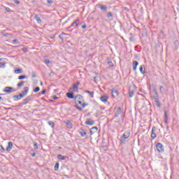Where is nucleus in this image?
<instances>
[{
    "mask_svg": "<svg viewBox=\"0 0 179 179\" xmlns=\"http://www.w3.org/2000/svg\"><path fill=\"white\" fill-rule=\"evenodd\" d=\"M131 136V132L129 131H125L122 136L120 138V143H125L127 141V139Z\"/></svg>",
    "mask_w": 179,
    "mask_h": 179,
    "instance_id": "obj_1",
    "label": "nucleus"
},
{
    "mask_svg": "<svg viewBox=\"0 0 179 179\" xmlns=\"http://www.w3.org/2000/svg\"><path fill=\"white\" fill-rule=\"evenodd\" d=\"M80 85V83L79 81L77 82V83H74L73 85V87H71L69 89V92L71 93H75V92H78L79 90V85Z\"/></svg>",
    "mask_w": 179,
    "mask_h": 179,
    "instance_id": "obj_2",
    "label": "nucleus"
},
{
    "mask_svg": "<svg viewBox=\"0 0 179 179\" xmlns=\"http://www.w3.org/2000/svg\"><path fill=\"white\" fill-rule=\"evenodd\" d=\"M156 148L159 153H163V152H164V147L163 146V144H162V143H158L156 145Z\"/></svg>",
    "mask_w": 179,
    "mask_h": 179,
    "instance_id": "obj_3",
    "label": "nucleus"
},
{
    "mask_svg": "<svg viewBox=\"0 0 179 179\" xmlns=\"http://www.w3.org/2000/svg\"><path fill=\"white\" fill-rule=\"evenodd\" d=\"M14 88L12 87H6L3 90L4 93H12L13 92H16V90H13Z\"/></svg>",
    "mask_w": 179,
    "mask_h": 179,
    "instance_id": "obj_4",
    "label": "nucleus"
},
{
    "mask_svg": "<svg viewBox=\"0 0 179 179\" xmlns=\"http://www.w3.org/2000/svg\"><path fill=\"white\" fill-rule=\"evenodd\" d=\"M80 22V20L78 18L76 19L71 25V27H79V22Z\"/></svg>",
    "mask_w": 179,
    "mask_h": 179,
    "instance_id": "obj_5",
    "label": "nucleus"
},
{
    "mask_svg": "<svg viewBox=\"0 0 179 179\" xmlns=\"http://www.w3.org/2000/svg\"><path fill=\"white\" fill-rule=\"evenodd\" d=\"M164 118L165 124H169V110H164Z\"/></svg>",
    "mask_w": 179,
    "mask_h": 179,
    "instance_id": "obj_6",
    "label": "nucleus"
},
{
    "mask_svg": "<svg viewBox=\"0 0 179 179\" xmlns=\"http://www.w3.org/2000/svg\"><path fill=\"white\" fill-rule=\"evenodd\" d=\"M156 127H152L151 133V139L153 140L156 138Z\"/></svg>",
    "mask_w": 179,
    "mask_h": 179,
    "instance_id": "obj_7",
    "label": "nucleus"
},
{
    "mask_svg": "<svg viewBox=\"0 0 179 179\" xmlns=\"http://www.w3.org/2000/svg\"><path fill=\"white\" fill-rule=\"evenodd\" d=\"M83 99V96L80 94H78L74 97L76 106H78V101L82 100Z\"/></svg>",
    "mask_w": 179,
    "mask_h": 179,
    "instance_id": "obj_8",
    "label": "nucleus"
},
{
    "mask_svg": "<svg viewBox=\"0 0 179 179\" xmlns=\"http://www.w3.org/2000/svg\"><path fill=\"white\" fill-rule=\"evenodd\" d=\"M119 92L118 90L115 89L112 90V96L114 99L117 98L118 96Z\"/></svg>",
    "mask_w": 179,
    "mask_h": 179,
    "instance_id": "obj_9",
    "label": "nucleus"
},
{
    "mask_svg": "<svg viewBox=\"0 0 179 179\" xmlns=\"http://www.w3.org/2000/svg\"><path fill=\"white\" fill-rule=\"evenodd\" d=\"M31 100V96H27L26 99H24L22 103V106H24L25 104H27L29 101Z\"/></svg>",
    "mask_w": 179,
    "mask_h": 179,
    "instance_id": "obj_10",
    "label": "nucleus"
},
{
    "mask_svg": "<svg viewBox=\"0 0 179 179\" xmlns=\"http://www.w3.org/2000/svg\"><path fill=\"white\" fill-rule=\"evenodd\" d=\"M86 125H94V120L88 118L85 122Z\"/></svg>",
    "mask_w": 179,
    "mask_h": 179,
    "instance_id": "obj_11",
    "label": "nucleus"
},
{
    "mask_svg": "<svg viewBox=\"0 0 179 179\" xmlns=\"http://www.w3.org/2000/svg\"><path fill=\"white\" fill-rule=\"evenodd\" d=\"M98 130L99 129L97 128V127H92L90 131V135H93L94 134H96V132H97Z\"/></svg>",
    "mask_w": 179,
    "mask_h": 179,
    "instance_id": "obj_12",
    "label": "nucleus"
},
{
    "mask_svg": "<svg viewBox=\"0 0 179 179\" xmlns=\"http://www.w3.org/2000/svg\"><path fill=\"white\" fill-rule=\"evenodd\" d=\"M80 135L83 138L87 135V133L83 129V128L80 129V131H79Z\"/></svg>",
    "mask_w": 179,
    "mask_h": 179,
    "instance_id": "obj_13",
    "label": "nucleus"
},
{
    "mask_svg": "<svg viewBox=\"0 0 179 179\" xmlns=\"http://www.w3.org/2000/svg\"><path fill=\"white\" fill-rule=\"evenodd\" d=\"M13 146V143L12 142H8V145L7 146L6 150H7V152H10Z\"/></svg>",
    "mask_w": 179,
    "mask_h": 179,
    "instance_id": "obj_14",
    "label": "nucleus"
},
{
    "mask_svg": "<svg viewBox=\"0 0 179 179\" xmlns=\"http://www.w3.org/2000/svg\"><path fill=\"white\" fill-rule=\"evenodd\" d=\"M66 95L69 99H75V95H73V92H68L66 94Z\"/></svg>",
    "mask_w": 179,
    "mask_h": 179,
    "instance_id": "obj_15",
    "label": "nucleus"
},
{
    "mask_svg": "<svg viewBox=\"0 0 179 179\" xmlns=\"http://www.w3.org/2000/svg\"><path fill=\"white\" fill-rule=\"evenodd\" d=\"M22 94L24 96L27 95V93H29V87H24V91H22Z\"/></svg>",
    "mask_w": 179,
    "mask_h": 179,
    "instance_id": "obj_16",
    "label": "nucleus"
},
{
    "mask_svg": "<svg viewBox=\"0 0 179 179\" xmlns=\"http://www.w3.org/2000/svg\"><path fill=\"white\" fill-rule=\"evenodd\" d=\"M100 100L103 101V103H107V101L108 100V97H107V96H101Z\"/></svg>",
    "mask_w": 179,
    "mask_h": 179,
    "instance_id": "obj_17",
    "label": "nucleus"
},
{
    "mask_svg": "<svg viewBox=\"0 0 179 179\" xmlns=\"http://www.w3.org/2000/svg\"><path fill=\"white\" fill-rule=\"evenodd\" d=\"M132 65H133V70L136 71V66H138V65H139V62H138L136 61H134Z\"/></svg>",
    "mask_w": 179,
    "mask_h": 179,
    "instance_id": "obj_18",
    "label": "nucleus"
},
{
    "mask_svg": "<svg viewBox=\"0 0 179 179\" xmlns=\"http://www.w3.org/2000/svg\"><path fill=\"white\" fill-rule=\"evenodd\" d=\"M98 7L101 10H107V6L106 5H99Z\"/></svg>",
    "mask_w": 179,
    "mask_h": 179,
    "instance_id": "obj_19",
    "label": "nucleus"
},
{
    "mask_svg": "<svg viewBox=\"0 0 179 179\" xmlns=\"http://www.w3.org/2000/svg\"><path fill=\"white\" fill-rule=\"evenodd\" d=\"M140 72H141L143 75H145V65H141L140 66Z\"/></svg>",
    "mask_w": 179,
    "mask_h": 179,
    "instance_id": "obj_20",
    "label": "nucleus"
},
{
    "mask_svg": "<svg viewBox=\"0 0 179 179\" xmlns=\"http://www.w3.org/2000/svg\"><path fill=\"white\" fill-rule=\"evenodd\" d=\"M66 124V127L69 128V129H71L73 126L72 122H71L70 121H68Z\"/></svg>",
    "mask_w": 179,
    "mask_h": 179,
    "instance_id": "obj_21",
    "label": "nucleus"
},
{
    "mask_svg": "<svg viewBox=\"0 0 179 179\" xmlns=\"http://www.w3.org/2000/svg\"><path fill=\"white\" fill-rule=\"evenodd\" d=\"M155 94H154V100L155 101L159 100V95L157 94V92L156 90L154 91Z\"/></svg>",
    "mask_w": 179,
    "mask_h": 179,
    "instance_id": "obj_22",
    "label": "nucleus"
},
{
    "mask_svg": "<svg viewBox=\"0 0 179 179\" xmlns=\"http://www.w3.org/2000/svg\"><path fill=\"white\" fill-rule=\"evenodd\" d=\"M78 104H81L83 108H85V107H86L87 106H88L87 103H82V101H80H80H78L77 105H78Z\"/></svg>",
    "mask_w": 179,
    "mask_h": 179,
    "instance_id": "obj_23",
    "label": "nucleus"
},
{
    "mask_svg": "<svg viewBox=\"0 0 179 179\" xmlns=\"http://www.w3.org/2000/svg\"><path fill=\"white\" fill-rule=\"evenodd\" d=\"M59 169V162H57L55 165V171H58Z\"/></svg>",
    "mask_w": 179,
    "mask_h": 179,
    "instance_id": "obj_24",
    "label": "nucleus"
},
{
    "mask_svg": "<svg viewBox=\"0 0 179 179\" xmlns=\"http://www.w3.org/2000/svg\"><path fill=\"white\" fill-rule=\"evenodd\" d=\"M122 113V110L121 109V108H117V112H116V113H115V115H120V114H121Z\"/></svg>",
    "mask_w": 179,
    "mask_h": 179,
    "instance_id": "obj_25",
    "label": "nucleus"
},
{
    "mask_svg": "<svg viewBox=\"0 0 179 179\" xmlns=\"http://www.w3.org/2000/svg\"><path fill=\"white\" fill-rule=\"evenodd\" d=\"M57 159H59V160H65V157L62 156V155L59 154L57 155Z\"/></svg>",
    "mask_w": 179,
    "mask_h": 179,
    "instance_id": "obj_26",
    "label": "nucleus"
},
{
    "mask_svg": "<svg viewBox=\"0 0 179 179\" xmlns=\"http://www.w3.org/2000/svg\"><path fill=\"white\" fill-rule=\"evenodd\" d=\"M35 19L38 22V23H41V18H40V16L35 15Z\"/></svg>",
    "mask_w": 179,
    "mask_h": 179,
    "instance_id": "obj_27",
    "label": "nucleus"
},
{
    "mask_svg": "<svg viewBox=\"0 0 179 179\" xmlns=\"http://www.w3.org/2000/svg\"><path fill=\"white\" fill-rule=\"evenodd\" d=\"M0 61H2V59H0ZM6 63L0 62V68H5Z\"/></svg>",
    "mask_w": 179,
    "mask_h": 179,
    "instance_id": "obj_28",
    "label": "nucleus"
},
{
    "mask_svg": "<svg viewBox=\"0 0 179 179\" xmlns=\"http://www.w3.org/2000/svg\"><path fill=\"white\" fill-rule=\"evenodd\" d=\"M24 81H20V83H17V86H18V87H22V86H23L24 85Z\"/></svg>",
    "mask_w": 179,
    "mask_h": 179,
    "instance_id": "obj_29",
    "label": "nucleus"
},
{
    "mask_svg": "<svg viewBox=\"0 0 179 179\" xmlns=\"http://www.w3.org/2000/svg\"><path fill=\"white\" fill-rule=\"evenodd\" d=\"M23 72V70L22 69H18L15 70V73H22Z\"/></svg>",
    "mask_w": 179,
    "mask_h": 179,
    "instance_id": "obj_30",
    "label": "nucleus"
},
{
    "mask_svg": "<svg viewBox=\"0 0 179 179\" xmlns=\"http://www.w3.org/2000/svg\"><path fill=\"white\" fill-rule=\"evenodd\" d=\"M27 76H20L19 77H18V79L20 80H23V79H27Z\"/></svg>",
    "mask_w": 179,
    "mask_h": 179,
    "instance_id": "obj_31",
    "label": "nucleus"
},
{
    "mask_svg": "<svg viewBox=\"0 0 179 179\" xmlns=\"http://www.w3.org/2000/svg\"><path fill=\"white\" fill-rule=\"evenodd\" d=\"M134 94H135V92L129 90V97H134Z\"/></svg>",
    "mask_w": 179,
    "mask_h": 179,
    "instance_id": "obj_32",
    "label": "nucleus"
},
{
    "mask_svg": "<svg viewBox=\"0 0 179 179\" xmlns=\"http://www.w3.org/2000/svg\"><path fill=\"white\" fill-rule=\"evenodd\" d=\"M155 103H156V106H157V107H161L162 106V103H160V101H159V99L158 100H157V101H155Z\"/></svg>",
    "mask_w": 179,
    "mask_h": 179,
    "instance_id": "obj_33",
    "label": "nucleus"
},
{
    "mask_svg": "<svg viewBox=\"0 0 179 179\" xmlns=\"http://www.w3.org/2000/svg\"><path fill=\"white\" fill-rule=\"evenodd\" d=\"M48 124H49L50 127H51V128H54V127L55 125V124L52 121H49Z\"/></svg>",
    "mask_w": 179,
    "mask_h": 179,
    "instance_id": "obj_34",
    "label": "nucleus"
},
{
    "mask_svg": "<svg viewBox=\"0 0 179 179\" xmlns=\"http://www.w3.org/2000/svg\"><path fill=\"white\" fill-rule=\"evenodd\" d=\"M175 50H178V41H175Z\"/></svg>",
    "mask_w": 179,
    "mask_h": 179,
    "instance_id": "obj_35",
    "label": "nucleus"
},
{
    "mask_svg": "<svg viewBox=\"0 0 179 179\" xmlns=\"http://www.w3.org/2000/svg\"><path fill=\"white\" fill-rule=\"evenodd\" d=\"M86 93H89L92 97H93V95L94 94V92H90L89 90H87Z\"/></svg>",
    "mask_w": 179,
    "mask_h": 179,
    "instance_id": "obj_36",
    "label": "nucleus"
},
{
    "mask_svg": "<svg viewBox=\"0 0 179 179\" xmlns=\"http://www.w3.org/2000/svg\"><path fill=\"white\" fill-rule=\"evenodd\" d=\"M0 152H1V153H5V148H3V146L0 145Z\"/></svg>",
    "mask_w": 179,
    "mask_h": 179,
    "instance_id": "obj_37",
    "label": "nucleus"
},
{
    "mask_svg": "<svg viewBox=\"0 0 179 179\" xmlns=\"http://www.w3.org/2000/svg\"><path fill=\"white\" fill-rule=\"evenodd\" d=\"M34 92L35 93H37L38 92H40V87H36L34 90Z\"/></svg>",
    "mask_w": 179,
    "mask_h": 179,
    "instance_id": "obj_38",
    "label": "nucleus"
},
{
    "mask_svg": "<svg viewBox=\"0 0 179 179\" xmlns=\"http://www.w3.org/2000/svg\"><path fill=\"white\" fill-rule=\"evenodd\" d=\"M44 62H45V64L46 65H48V64H50V63H51V62H50V60H48V59H45V60L44 61Z\"/></svg>",
    "mask_w": 179,
    "mask_h": 179,
    "instance_id": "obj_39",
    "label": "nucleus"
},
{
    "mask_svg": "<svg viewBox=\"0 0 179 179\" xmlns=\"http://www.w3.org/2000/svg\"><path fill=\"white\" fill-rule=\"evenodd\" d=\"M17 43H19V41L17 39H14L13 41V44H17Z\"/></svg>",
    "mask_w": 179,
    "mask_h": 179,
    "instance_id": "obj_40",
    "label": "nucleus"
},
{
    "mask_svg": "<svg viewBox=\"0 0 179 179\" xmlns=\"http://www.w3.org/2000/svg\"><path fill=\"white\" fill-rule=\"evenodd\" d=\"M34 148L35 150L38 149V145H37V143H35L34 144Z\"/></svg>",
    "mask_w": 179,
    "mask_h": 179,
    "instance_id": "obj_41",
    "label": "nucleus"
},
{
    "mask_svg": "<svg viewBox=\"0 0 179 179\" xmlns=\"http://www.w3.org/2000/svg\"><path fill=\"white\" fill-rule=\"evenodd\" d=\"M14 3H15L16 5H19V3H20V1H19L18 0H13Z\"/></svg>",
    "mask_w": 179,
    "mask_h": 179,
    "instance_id": "obj_42",
    "label": "nucleus"
},
{
    "mask_svg": "<svg viewBox=\"0 0 179 179\" xmlns=\"http://www.w3.org/2000/svg\"><path fill=\"white\" fill-rule=\"evenodd\" d=\"M59 37L61 40L64 41V34H60Z\"/></svg>",
    "mask_w": 179,
    "mask_h": 179,
    "instance_id": "obj_43",
    "label": "nucleus"
},
{
    "mask_svg": "<svg viewBox=\"0 0 179 179\" xmlns=\"http://www.w3.org/2000/svg\"><path fill=\"white\" fill-rule=\"evenodd\" d=\"M13 99H17V100H20V98L19 95H15L13 96Z\"/></svg>",
    "mask_w": 179,
    "mask_h": 179,
    "instance_id": "obj_44",
    "label": "nucleus"
},
{
    "mask_svg": "<svg viewBox=\"0 0 179 179\" xmlns=\"http://www.w3.org/2000/svg\"><path fill=\"white\" fill-rule=\"evenodd\" d=\"M4 37H9L10 34L9 33H5L3 34Z\"/></svg>",
    "mask_w": 179,
    "mask_h": 179,
    "instance_id": "obj_45",
    "label": "nucleus"
},
{
    "mask_svg": "<svg viewBox=\"0 0 179 179\" xmlns=\"http://www.w3.org/2000/svg\"><path fill=\"white\" fill-rule=\"evenodd\" d=\"M76 108H77V110H79V111H82V108L78 106H76Z\"/></svg>",
    "mask_w": 179,
    "mask_h": 179,
    "instance_id": "obj_46",
    "label": "nucleus"
},
{
    "mask_svg": "<svg viewBox=\"0 0 179 179\" xmlns=\"http://www.w3.org/2000/svg\"><path fill=\"white\" fill-rule=\"evenodd\" d=\"M108 17H113V13H108Z\"/></svg>",
    "mask_w": 179,
    "mask_h": 179,
    "instance_id": "obj_47",
    "label": "nucleus"
},
{
    "mask_svg": "<svg viewBox=\"0 0 179 179\" xmlns=\"http://www.w3.org/2000/svg\"><path fill=\"white\" fill-rule=\"evenodd\" d=\"M160 92H164V87L161 86L159 88Z\"/></svg>",
    "mask_w": 179,
    "mask_h": 179,
    "instance_id": "obj_48",
    "label": "nucleus"
},
{
    "mask_svg": "<svg viewBox=\"0 0 179 179\" xmlns=\"http://www.w3.org/2000/svg\"><path fill=\"white\" fill-rule=\"evenodd\" d=\"M22 50L24 52H27V48H23L22 49Z\"/></svg>",
    "mask_w": 179,
    "mask_h": 179,
    "instance_id": "obj_49",
    "label": "nucleus"
},
{
    "mask_svg": "<svg viewBox=\"0 0 179 179\" xmlns=\"http://www.w3.org/2000/svg\"><path fill=\"white\" fill-rule=\"evenodd\" d=\"M18 96H19L20 99H23V97H24V95L22 94H18Z\"/></svg>",
    "mask_w": 179,
    "mask_h": 179,
    "instance_id": "obj_50",
    "label": "nucleus"
},
{
    "mask_svg": "<svg viewBox=\"0 0 179 179\" xmlns=\"http://www.w3.org/2000/svg\"><path fill=\"white\" fill-rule=\"evenodd\" d=\"M108 64H109V66H113V62H108Z\"/></svg>",
    "mask_w": 179,
    "mask_h": 179,
    "instance_id": "obj_51",
    "label": "nucleus"
},
{
    "mask_svg": "<svg viewBox=\"0 0 179 179\" xmlns=\"http://www.w3.org/2000/svg\"><path fill=\"white\" fill-rule=\"evenodd\" d=\"M47 92V90H43L41 92V94H44L45 93Z\"/></svg>",
    "mask_w": 179,
    "mask_h": 179,
    "instance_id": "obj_52",
    "label": "nucleus"
},
{
    "mask_svg": "<svg viewBox=\"0 0 179 179\" xmlns=\"http://www.w3.org/2000/svg\"><path fill=\"white\" fill-rule=\"evenodd\" d=\"M6 10L7 12H10V8L6 7Z\"/></svg>",
    "mask_w": 179,
    "mask_h": 179,
    "instance_id": "obj_53",
    "label": "nucleus"
},
{
    "mask_svg": "<svg viewBox=\"0 0 179 179\" xmlns=\"http://www.w3.org/2000/svg\"><path fill=\"white\" fill-rule=\"evenodd\" d=\"M82 29H86V27H87V25H86V24H85L84 25H82Z\"/></svg>",
    "mask_w": 179,
    "mask_h": 179,
    "instance_id": "obj_54",
    "label": "nucleus"
},
{
    "mask_svg": "<svg viewBox=\"0 0 179 179\" xmlns=\"http://www.w3.org/2000/svg\"><path fill=\"white\" fill-rule=\"evenodd\" d=\"M36 73L35 72H33L32 73V78H36Z\"/></svg>",
    "mask_w": 179,
    "mask_h": 179,
    "instance_id": "obj_55",
    "label": "nucleus"
},
{
    "mask_svg": "<svg viewBox=\"0 0 179 179\" xmlns=\"http://www.w3.org/2000/svg\"><path fill=\"white\" fill-rule=\"evenodd\" d=\"M48 3H52V0H48Z\"/></svg>",
    "mask_w": 179,
    "mask_h": 179,
    "instance_id": "obj_56",
    "label": "nucleus"
},
{
    "mask_svg": "<svg viewBox=\"0 0 179 179\" xmlns=\"http://www.w3.org/2000/svg\"><path fill=\"white\" fill-rule=\"evenodd\" d=\"M57 99H58V97H57L56 96H53L54 100H57Z\"/></svg>",
    "mask_w": 179,
    "mask_h": 179,
    "instance_id": "obj_57",
    "label": "nucleus"
},
{
    "mask_svg": "<svg viewBox=\"0 0 179 179\" xmlns=\"http://www.w3.org/2000/svg\"><path fill=\"white\" fill-rule=\"evenodd\" d=\"M31 156H32L33 157H34L36 156V153H34V152L32 153V154H31Z\"/></svg>",
    "mask_w": 179,
    "mask_h": 179,
    "instance_id": "obj_58",
    "label": "nucleus"
},
{
    "mask_svg": "<svg viewBox=\"0 0 179 179\" xmlns=\"http://www.w3.org/2000/svg\"><path fill=\"white\" fill-rule=\"evenodd\" d=\"M124 9H125L126 10H127V12H129V10L128 9V8H124Z\"/></svg>",
    "mask_w": 179,
    "mask_h": 179,
    "instance_id": "obj_59",
    "label": "nucleus"
},
{
    "mask_svg": "<svg viewBox=\"0 0 179 179\" xmlns=\"http://www.w3.org/2000/svg\"><path fill=\"white\" fill-rule=\"evenodd\" d=\"M41 86H43V82L41 81Z\"/></svg>",
    "mask_w": 179,
    "mask_h": 179,
    "instance_id": "obj_60",
    "label": "nucleus"
},
{
    "mask_svg": "<svg viewBox=\"0 0 179 179\" xmlns=\"http://www.w3.org/2000/svg\"><path fill=\"white\" fill-rule=\"evenodd\" d=\"M1 100H2V98L0 96V101H1Z\"/></svg>",
    "mask_w": 179,
    "mask_h": 179,
    "instance_id": "obj_61",
    "label": "nucleus"
}]
</instances>
